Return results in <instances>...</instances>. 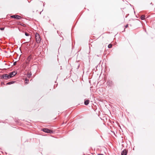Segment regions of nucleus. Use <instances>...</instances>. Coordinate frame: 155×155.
<instances>
[{
    "label": "nucleus",
    "mask_w": 155,
    "mask_h": 155,
    "mask_svg": "<svg viewBox=\"0 0 155 155\" xmlns=\"http://www.w3.org/2000/svg\"><path fill=\"white\" fill-rule=\"evenodd\" d=\"M36 38V41L37 43H39L41 42V38L39 35L36 33L35 35Z\"/></svg>",
    "instance_id": "obj_1"
},
{
    "label": "nucleus",
    "mask_w": 155,
    "mask_h": 155,
    "mask_svg": "<svg viewBox=\"0 0 155 155\" xmlns=\"http://www.w3.org/2000/svg\"><path fill=\"white\" fill-rule=\"evenodd\" d=\"M41 130L45 133H53V131L52 130H49L47 128H43Z\"/></svg>",
    "instance_id": "obj_2"
},
{
    "label": "nucleus",
    "mask_w": 155,
    "mask_h": 155,
    "mask_svg": "<svg viewBox=\"0 0 155 155\" xmlns=\"http://www.w3.org/2000/svg\"><path fill=\"white\" fill-rule=\"evenodd\" d=\"M9 78H10L9 75L7 74H4L1 76L2 79L7 80Z\"/></svg>",
    "instance_id": "obj_3"
},
{
    "label": "nucleus",
    "mask_w": 155,
    "mask_h": 155,
    "mask_svg": "<svg viewBox=\"0 0 155 155\" xmlns=\"http://www.w3.org/2000/svg\"><path fill=\"white\" fill-rule=\"evenodd\" d=\"M11 17L12 18H14L17 19H20L21 18V17L18 15H13L11 16Z\"/></svg>",
    "instance_id": "obj_4"
},
{
    "label": "nucleus",
    "mask_w": 155,
    "mask_h": 155,
    "mask_svg": "<svg viewBox=\"0 0 155 155\" xmlns=\"http://www.w3.org/2000/svg\"><path fill=\"white\" fill-rule=\"evenodd\" d=\"M17 73L15 71L11 72L9 74V78H11L12 77L15 75Z\"/></svg>",
    "instance_id": "obj_5"
},
{
    "label": "nucleus",
    "mask_w": 155,
    "mask_h": 155,
    "mask_svg": "<svg viewBox=\"0 0 155 155\" xmlns=\"http://www.w3.org/2000/svg\"><path fill=\"white\" fill-rule=\"evenodd\" d=\"M107 83L108 84V85L110 86V87H111L113 85V82L111 80H108L107 81Z\"/></svg>",
    "instance_id": "obj_6"
},
{
    "label": "nucleus",
    "mask_w": 155,
    "mask_h": 155,
    "mask_svg": "<svg viewBox=\"0 0 155 155\" xmlns=\"http://www.w3.org/2000/svg\"><path fill=\"white\" fill-rule=\"evenodd\" d=\"M127 152L126 150H123L121 153V155H127Z\"/></svg>",
    "instance_id": "obj_7"
},
{
    "label": "nucleus",
    "mask_w": 155,
    "mask_h": 155,
    "mask_svg": "<svg viewBox=\"0 0 155 155\" xmlns=\"http://www.w3.org/2000/svg\"><path fill=\"white\" fill-rule=\"evenodd\" d=\"M90 101L89 100H87L84 101V104L86 105H87L89 103Z\"/></svg>",
    "instance_id": "obj_8"
},
{
    "label": "nucleus",
    "mask_w": 155,
    "mask_h": 155,
    "mask_svg": "<svg viewBox=\"0 0 155 155\" xmlns=\"http://www.w3.org/2000/svg\"><path fill=\"white\" fill-rule=\"evenodd\" d=\"M15 81H14L9 82L6 84V85H10L12 84H13L15 83Z\"/></svg>",
    "instance_id": "obj_9"
},
{
    "label": "nucleus",
    "mask_w": 155,
    "mask_h": 155,
    "mask_svg": "<svg viewBox=\"0 0 155 155\" xmlns=\"http://www.w3.org/2000/svg\"><path fill=\"white\" fill-rule=\"evenodd\" d=\"M145 16L144 15H142L140 17V18L141 20H143L145 19Z\"/></svg>",
    "instance_id": "obj_10"
},
{
    "label": "nucleus",
    "mask_w": 155,
    "mask_h": 155,
    "mask_svg": "<svg viewBox=\"0 0 155 155\" xmlns=\"http://www.w3.org/2000/svg\"><path fill=\"white\" fill-rule=\"evenodd\" d=\"M31 73H27V76L29 78L30 77H31Z\"/></svg>",
    "instance_id": "obj_11"
},
{
    "label": "nucleus",
    "mask_w": 155,
    "mask_h": 155,
    "mask_svg": "<svg viewBox=\"0 0 155 155\" xmlns=\"http://www.w3.org/2000/svg\"><path fill=\"white\" fill-rule=\"evenodd\" d=\"M31 59V57L30 56H29L27 58V60L28 61H30Z\"/></svg>",
    "instance_id": "obj_12"
},
{
    "label": "nucleus",
    "mask_w": 155,
    "mask_h": 155,
    "mask_svg": "<svg viewBox=\"0 0 155 155\" xmlns=\"http://www.w3.org/2000/svg\"><path fill=\"white\" fill-rule=\"evenodd\" d=\"M25 83H26L27 84L28 83V82L29 81V80L28 79L26 78L25 80Z\"/></svg>",
    "instance_id": "obj_13"
},
{
    "label": "nucleus",
    "mask_w": 155,
    "mask_h": 155,
    "mask_svg": "<svg viewBox=\"0 0 155 155\" xmlns=\"http://www.w3.org/2000/svg\"><path fill=\"white\" fill-rule=\"evenodd\" d=\"M112 45L111 44H110L108 45V48H110L112 47Z\"/></svg>",
    "instance_id": "obj_14"
},
{
    "label": "nucleus",
    "mask_w": 155,
    "mask_h": 155,
    "mask_svg": "<svg viewBox=\"0 0 155 155\" xmlns=\"http://www.w3.org/2000/svg\"><path fill=\"white\" fill-rule=\"evenodd\" d=\"M25 35L26 36H29V34L27 32L25 33Z\"/></svg>",
    "instance_id": "obj_15"
},
{
    "label": "nucleus",
    "mask_w": 155,
    "mask_h": 155,
    "mask_svg": "<svg viewBox=\"0 0 155 155\" xmlns=\"http://www.w3.org/2000/svg\"><path fill=\"white\" fill-rule=\"evenodd\" d=\"M4 84H4V82H1V85L2 86L3 85H4Z\"/></svg>",
    "instance_id": "obj_16"
},
{
    "label": "nucleus",
    "mask_w": 155,
    "mask_h": 155,
    "mask_svg": "<svg viewBox=\"0 0 155 155\" xmlns=\"http://www.w3.org/2000/svg\"><path fill=\"white\" fill-rule=\"evenodd\" d=\"M0 30H4V28H0Z\"/></svg>",
    "instance_id": "obj_17"
},
{
    "label": "nucleus",
    "mask_w": 155,
    "mask_h": 155,
    "mask_svg": "<svg viewBox=\"0 0 155 155\" xmlns=\"http://www.w3.org/2000/svg\"><path fill=\"white\" fill-rule=\"evenodd\" d=\"M128 27V24H127L125 26V28H127Z\"/></svg>",
    "instance_id": "obj_18"
},
{
    "label": "nucleus",
    "mask_w": 155,
    "mask_h": 155,
    "mask_svg": "<svg viewBox=\"0 0 155 155\" xmlns=\"http://www.w3.org/2000/svg\"><path fill=\"white\" fill-rule=\"evenodd\" d=\"M16 63V62H15L14 63V65H15Z\"/></svg>",
    "instance_id": "obj_19"
},
{
    "label": "nucleus",
    "mask_w": 155,
    "mask_h": 155,
    "mask_svg": "<svg viewBox=\"0 0 155 155\" xmlns=\"http://www.w3.org/2000/svg\"><path fill=\"white\" fill-rule=\"evenodd\" d=\"M79 66H80V65H78V68H77V69H78V68H79Z\"/></svg>",
    "instance_id": "obj_20"
},
{
    "label": "nucleus",
    "mask_w": 155,
    "mask_h": 155,
    "mask_svg": "<svg viewBox=\"0 0 155 155\" xmlns=\"http://www.w3.org/2000/svg\"><path fill=\"white\" fill-rule=\"evenodd\" d=\"M31 36H30V38H29V39H30H30H31Z\"/></svg>",
    "instance_id": "obj_21"
}]
</instances>
